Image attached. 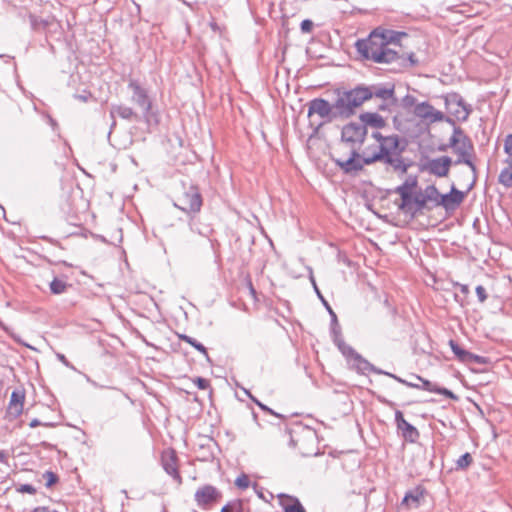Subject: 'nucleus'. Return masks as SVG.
I'll list each match as a JSON object with an SVG mask.
<instances>
[{
    "label": "nucleus",
    "mask_w": 512,
    "mask_h": 512,
    "mask_svg": "<svg viewBox=\"0 0 512 512\" xmlns=\"http://www.w3.org/2000/svg\"><path fill=\"white\" fill-rule=\"evenodd\" d=\"M368 130L364 124L349 122L341 129L340 145L349 149L347 156L332 155L336 166L345 174L361 171L365 165L381 162L391 167L395 172L405 174L409 164L405 163L402 156L406 144L396 134L384 136L380 132H372L371 137L378 143V148L371 151V147L361 148L366 140Z\"/></svg>",
    "instance_id": "nucleus-1"
},
{
    "label": "nucleus",
    "mask_w": 512,
    "mask_h": 512,
    "mask_svg": "<svg viewBox=\"0 0 512 512\" xmlns=\"http://www.w3.org/2000/svg\"><path fill=\"white\" fill-rule=\"evenodd\" d=\"M382 101L379 110H388L390 105H396L398 99L395 96V85L392 83H377L372 85H357L352 89L344 90L343 97L338 101L337 107L342 114L354 115L357 108L371 98Z\"/></svg>",
    "instance_id": "nucleus-2"
},
{
    "label": "nucleus",
    "mask_w": 512,
    "mask_h": 512,
    "mask_svg": "<svg viewBox=\"0 0 512 512\" xmlns=\"http://www.w3.org/2000/svg\"><path fill=\"white\" fill-rule=\"evenodd\" d=\"M355 46L364 59L378 64H390L402 59L398 51L386 47L385 38L380 35L379 28L372 31L367 39L358 40Z\"/></svg>",
    "instance_id": "nucleus-3"
},
{
    "label": "nucleus",
    "mask_w": 512,
    "mask_h": 512,
    "mask_svg": "<svg viewBox=\"0 0 512 512\" xmlns=\"http://www.w3.org/2000/svg\"><path fill=\"white\" fill-rule=\"evenodd\" d=\"M337 98L333 104H330L327 100L323 98H314L308 104V116H312L313 114H317L320 118L324 119L325 122H331L334 119L340 118H349L352 115L342 114L341 108H338L336 105L338 101L343 97L344 90H337Z\"/></svg>",
    "instance_id": "nucleus-4"
},
{
    "label": "nucleus",
    "mask_w": 512,
    "mask_h": 512,
    "mask_svg": "<svg viewBox=\"0 0 512 512\" xmlns=\"http://www.w3.org/2000/svg\"><path fill=\"white\" fill-rule=\"evenodd\" d=\"M173 205L187 214L199 213L203 205V199L199 188L195 185H190L185 188L183 194L178 198L177 202L173 203Z\"/></svg>",
    "instance_id": "nucleus-5"
},
{
    "label": "nucleus",
    "mask_w": 512,
    "mask_h": 512,
    "mask_svg": "<svg viewBox=\"0 0 512 512\" xmlns=\"http://www.w3.org/2000/svg\"><path fill=\"white\" fill-rule=\"evenodd\" d=\"M448 145L453 148L457 154H459V159L456 161V163H465L469 165L472 171L475 173V166L470 160L472 146L469 139L459 128L454 129V132L449 139Z\"/></svg>",
    "instance_id": "nucleus-6"
},
{
    "label": "nucleus",
    "mask_w": 512,
    "mask_h": 512,
    "mask_svg": "<svg viewBox=\"0 0 512 512\" xmlns=\"http://www.w3.org/2000/svg\"><path fill=\"white\" fill-rule=\"evenodd\" d=\"M222 492L211 484L200 486L194 493V500L202 510H210L222 499Z\"/></svg>",
    "instance_id": "nucleus-7"
},
{
    "label": "nucleus",
    "mask_w": 512,
    "mask_h": 512,
    "mask_svg": "<svg viewBox=\"0 0 512 512\" xmlns=\"http://www.w3.org/2000/svg\"><path fill=\"white\" fill-rule=\"evenodd\" d=\"M385 375L393 378L394 380H396L397 382L407 386V387H410V388H415V389H422V390H426V391H429V392H433V393H437V394H440V395H444V396H447L449 398H454V394L452 393V391L448 390L447 388H444V387H438L436 384L432 383L431 381L427 380V379H424L422 378L421 376L419 375H413L414 378H416L418 381L421 382V385L420 384H413L412 382H409L395 374H392V373H385Z\"/></svg>",
    "instance_id": "nucleus-8"
},
{
    "label": "nucleus",
    "mask_w": 512,
    "mask_h": 512,
    "mask_svg": "<svg viewBox=\"0 0 512 512\" xmlns=\"http://www.w3.org/2000/svg\"><path fill=\"white\" fill-rule=\"evenodd\" d=\"M418 185V179L416 176H408L406 180L399 186H397L394 190L395 193L399 194L401 197V203L398 208L406 213L412 212V195L413 189Z\"/></svg>",
    "instance_id": "nucleus-9"
},
{
    "label": "nucleus",
    "mask_w": 512,
    "mask_h": 512,
    "mask_svg": "<svg viewBox=\"0 0 512 512\" xmlns=\"http://www.w3.org/2000/svg\"><path fill=\"white\" fill-rule=\"evenodd\" d=\"M128 87L132 90V102L138 105L143 113V116L145 118L148 117L151 108H152V102L148 96V93L146 89H144L138 81L136 80H130L128 83Z\"/></svg>",
    "instance_id": "nucleus-10"
},
{
    "label": "nucleus",
    "mask_w": 512,
    "mask_h": 512,
    "mask_svg": "<svg viewBox=\"0 0 512 512\" xmlns=\"http://www.w3.org/2000/svg\"><path fill=\"white\" fill-rule=\"evenodd\" d=\"M452 160L448 156H442L428 160L423 165V170L437 177H445L449 172Z\"/></svg>",
    "instance_id": "nucleus-11"
},
{
    "label": "nucleus",
    "mask_w": 512,
    "mask_h": 512,
    "mask_svg": "<svg viewBox=\"0 0 512 512\" xmlns=\"http://www.w3.org/2000/svg\"><path fill=\"white\" fill-rule=\"evenodd\" d=\"M395 422L398 431L406 441L411 443L416 442L419 437V432L416 427L405 420L403 413L400 410H396L395 412Z\"/></svg>",
    "instance_id": "nucleus-12"
},
{
    "label": "nucleus",
    "mask_w": 512,
    "mask_h": 512,
    "mask_svg": "<svg viewBox=\"0 0 512 512\" xmlns=\"http://www.w3.org/2000/svg\"><path fill=\"white\" fill-rule=\"evenodd\" d=\"M414 114L417 117L428 120L430 122H438L443 120L444 118L443 113L441 111L436 110L428 102H421L415 105Z\"/></svg>",
    "instance_id": "nucleus-13"
},
{
    "label": "nucleus",
    "mask_w": 512,
    "mask_h": 512,
    "mask_svg": "<svg viewBox=\"0 0 512 512\" xmlns=\"http://www.w3.org/2000/svg\"><path fill=\"white\" fill-rule=\"evenodd\" d=\"M447 111L450 115L455 117L458 121H465L468 118L469 111L461 99L456 96L446 100Z\"/></svg>",
    "instance_id": "nucleus-14"
},
{
    "label": "nucleus",
    "mask_w": 512,
    "mask_h": 512,
    "mask_svg": "<svg viewBox=\"0 0 512 512\" xmlns=\"http://www.w3.org/2000/svg\"><path fill=\"white\" fill-rule=\"evenodd\" d=\"M348 363L359 373L361 374H366L368 372H373L375 374H384L385 375V371L375 367L374 365H372L369 361H367L366 359H364L358 352H356L354 355H353V358L348 361Z\"/></svg>",
    "instance_id": "nucleus-15"
},
{
    "label": "nucleus",
    "mask_w": 512,
    "mask_h": 512,
    "mask_svg": "<svg viewBox=\"0 0 512 512\" xmlns=\"http://www.w3.org/2000/svg\"><path fill=\"white\" fill-rule=\"evenodd\" d=\"M278 499L284 512H306L300 500L295 496L281 493L278 495Z\"/></svg>",
    "instance_id": "nucleus-16"
},
{
    "label": "nucleus",
    "mask_w": 512,
    "mask_h": 512,
    "mask_svg": "<svg viewBox=\"0 0 512 512\" xmlns=\"http://www.w3.org/2000/svg\"><path fill=\"white\" fill-rule=\"evenodd\" d=\"M426 494V490L422 486H416L415 488L407 491L402 500V504L410 506V507H419L421 501L424 499Z\"/></svg>",
    "instance_id": "nucleus-17"
},
{
    "label": "nucleus",
    "mask_w": 512,
    "mask_h": 512,
    "mask_svg": "<svg viewBox=\"0 0 512 512\" xmlns=\"http://www.w3.org/2000/svg\"><path fill=\"white\" fill-rule=\"evenodd\" d=\"M25 395L20 391H13L11 394L8 414L13 418H18L23 412Z\"/></svg>",
    "instance_id": "nucleus-18"
},
{
    "label": "nucleus",
    "mask_w": 512,
    "mask_h": 512,
    "mask_svg": "<svg viewBox=\"0 0 512 512\" xmlns=\"http://www.w3.org/2000/svg\"><path fill=\"white\" fill-rule=\"evenodd\" d=\"M464 198V194L452 187V190L450 193L441 195L440 202H438V205H442L446 209L455 208L458 206Z\"/></svg>",
    "instance_id": "nucleus-19"
},
{
    "label": "nucleus",
    "mask_w": 512,
    "mask_h": 512,
    "mask_svg": "<svg viewBox=\"0 0 512 512\" xmlns=\"http://www.w3.org/2000/svg\"><path fill=\"white\" fill-rule=\"evenodd\" d=\"M359 120V123L364 124L365 128L370 126L376 129H380L386 126L385 119L376 112H364L360 114Z\"/></svg>",
    "instance_id": "nucleus-20"
},
{
    "label": "nucleus",
    "mask_w": 512,
    "mask_h": 512,
    "mask_svg": "<svg viewBox=\"0 0 512 512\" xmlns=\"http://www.w3.org/2000/svg\"><path fill=\"white\" fill-rule=\"evenodd\" d=\"M110 114L112 118H114L115 115H118L125 120L138 119V115L134 112V110L131 107L125 105H112Z\"/></svg>",
    "instance_id": "nucleus-21"
},
{
    "label": "nucleus",
    "mask_w": 512,
    "mask_h": 512,
    "mask_svg": "<svg viewBox=\"0 0 512 512\" xmlns=\"http://www.w3.org/2000/svg\"><path fill=\"white\" fill-rule=\"evenodd\" d=\"M380 35L385 38L386 47H390V45H398V42L401 37L406 36L405 32H397L393 30H380Z\"/></svg>",
    "instance_id": "nucleus-22"
},
{
    "label": "nucleus",
    "mask_w": 512,
    "mask_h": 512,
    "mask_svg": "<svg viewBox=\"0 0 512 512\" xmlns=\"http://www.w3.org/2000/svg\"><path fill=\"white\" fill-rule=\"evenodd\" d=\"M380 35L385 38L386 47H390V45H398V42L401 37L406 36L405 32H397L393 30H380Z\"/></svg>",
    "instance_id": "nucleus-23"
},
{
    "label": "nucleus",
    "mask_w": 512,
    "mask_h": 512,
    "mask_svg": "<svg viewBox=\"0 0 512 512\" xmlns=\"http://www.w3.org/2000/svg\"><path fill=\"white\" fill-rule=\"evenodd\" d=\"M450 346L454 354L461 360V361H467L470 358H473L476 362L480 363V356L478 355H472L468 351L461 348L456 342L453 340L450 341Z\"/></svg>",
    "instance_id": "nucleus-24"
},
{
    "label": "nucleus",
    "mask_w": 512,
    "mask_h": 512,
    "mask_svg": "<svg viewBox=\"0 0 512 512\" xmlns=\"http://www.w3.org/2000/svg\"><path fill=\"white\" fill-rule=\"evenodd\" d=\"M163 467L166 473L171 475L173 479L178 482V484L182 483V478L177 469L176 457L174 455H172L169 460L164 462Z\"/></svg>",
    "instance_id": "nucleus-25"
},
{
    "label": "nucleus",
    "mask_w": 512,
    "mask_h": 512,
    "mask_svg": "<svg viewBox=\"0 0 512 512\" xmlns=\"http://www.w3.org/2000/svg\"><path fill=\"white\" fill-rule=\"evenodd\" d=\"M53 20V18L39 19L33 14L29 15L30 25L34 31L46 30L52 24Z\"/></svg>",
    "instance_id": "nucleus-26"
},
{
    "label": "nucleus",
    "mask_w": 512,
    "mask_h": 512,
    "mask_svg": "<svg viewBox=\"0 0 512 512\" xmlns=\"http://www.w3.org/2000/svg\"><path fill=\"white\" fill-rule=\"evenodd\" d=\"M335 345L338 347L347 361H350L353 358V355L356 353V351L350 345L345 343L343 337H338V335H336Z\"/></svg>",
    "instance_id": "nucleus-27"
},
{
    "label": "nucleus",
    "mask_w": 512,
    "mask_h": 512,
    "mask_svg": "<svg viewBox=\"0 0 512 512\" xmlns=\"http://www.w3.org/2000/svg\"><path fill=\"white\" fill-rule=\"evenodd\" d=\"M179 338H180L182 341H184V342H186V343L190 344V345H191L192 347H194L197 351H199L202 355H204V356H205V358H206L208 361H210V358H209V355H208L207 349H206V347H205L202 343L198 342L195 338H193V337H191V336H188V335H186V334H181V335H179Z\"/></svg>",
    "instance_id": "nucleus-28"
},
{
    "label": "nucleus",
    "mask_w": 512,
    "mask_h": 512,
    "mask_svg": "<svg viewBox=\"0 0 512 512\" xmlns=\"http://www.w3.org/2000/svg\"><path fill=\"white\" fill-rule=\"evenodd\" d=\"M68 287H70V285L66 281L57 277H55L49 284L50 291L54 295H60L66 292Z\"/></svg>",
    "instance_id": "nucleus-29"
},
{
    "label": "nucleus",
    "mask_w": 512,
    "mask_h": 512,
    "mask_svg": "<svg viewBox=\"0 0 512 512\" xmlns=\"http://www.w3.org/2000/svg\"><path fill=\"white\" fill-rule=\"evenodd\" d=\"M310 279H311L313 288L315 290V293L317 294L318 298L321 300L323 306L328 311L329 315L332 318L333 323H336V314H335V312L333 311V309L331 308V306L329 305L327 300L323 297V295H322L321 291L319 290V288H318V286L316 284V281H315V279H314V277L312 275H311Z\"/></svg>",
    "instance_id": "nucleus-30"
},
{
    "label": "nucleus",
    "mask_w": 512,
    "mask_h": 512,
    "mask_svg": "<svg viewBox=\"0 0 512 512\" xmlns=\"http://www.w3.org/2000/svg\"><path fill=\"white\" fill-rule=\"evenodd\" d=\"M221 512H246L244 502L241 499L229 501L222 507Z\"/></svg>",
    "instance_id": "nucleus-31"
},
{
    "label": "nucleus",
    "mask_w": 512,
    "mask_h": 512,
    "mask_svg": "<svg viewBox=\"0 0 512 512\" xmlns=\"http://www.w3.org/2000/svg\"><path fill=\"white\" fill-rule=\"evenodd\" d=\"M455 291H454V298L457 302H459L461 305H463L464 301L467 298V295L469 293V287L467 285L456 283L454 284Z\"/></svg>",
    "instance_id": "nucleus-32"
},
{
    "label": "nucleus",
    "mask_w": 512,
    "mask_h": 512,
    "mask_svg": "<svg viewBox=\"0 0 512 512\" xmlns=\"http://www.w3.org/2000/svg\"><path fill=\"white\" fill-rule=\"evenodd\" d=\"M425 199L428 201H433L438 205L440 202L441 194L438 192L437 188L433 185L427 186L425 190L422 192Z\"/></svg>",
    "instance_id": "nucleus-33"
},
{
    "label": "nucleus",
    "mask_w": 512,
    "mask_h": 512,
    "mask_svg": "<svg viewBox=\"0 0 512 512\" xmlns=\"http://www.w3.org/2000/svg\"><path fill=\"white\" fill-rule=\"evenodd\" d=\"M473 461L470 453H464L456 461L457 470H465Z\"/></svg>",
    "instance_id": "nucleus-34"
},
{
    "label": "nucleus",
    "mask_w": 512,
    "mask_h": 512,
    "mask_svg": "<svg viewBox=\"0 0 512 512\" xmlns=\"http://www.w3.org/2000/svg\"><path fill=\"white\" fill-rule=\"evenodd\" d=\"M499 181L506 187H512V166L502 170L499 176Z\"/></svg>",
    "instance_id": "nucleus-35"
},
{
    "label": "nucleus",
    "mask_w": 512,
    "mask_h": 512,
    "mask_svg": "<svg viewBox=\"0 0 512 512\" xmlns=\"http://www.w3.org/2000/svg\"><path fill=\"white\" fill-rule=\"evenodd\" d=\"M412 204L417 206V211H421L426 207L427 200L421 191L412 195Z\"/></svg>",
    "instance_id": "nucleus-36"
},
{
    "label": "nucleus",
    "mask_w": 512,
    "mask_h": 512,
    "mask_svg": "<svg viewBox=\"0 0 512 512\" xmlns=\"http://www.w3.org/2000/svg\"><path fill=\"white\" fill-rule=\"evenodd\" d=\"M43 477L46 479L45 485L47 488L52 487L54 484H56L58 482V476L55 473H53L52 471H46L43 474Z\"/></svg>",
    "instance_id": "nucleus-37"
},
{
    "label": "nucleus",
    "mask_w": 512,
    "mask_h": 512,
    "mask_svg": "<svg viewBox=\"0 0 512 512\" xmlns=\"http://www.w3.org/2000/svg\"><path fill=\"white\" fill-rule=\"evenodd\" d=\"M249 483H250L249 478L246 474H242V475L238 476L235 480V485L242 490L248 488Z\"/></svg>",
    "instance_id": "nucleus-38"
},
{
    "label": "nucleus",
    "mask_w": 512,
    "mask_h": 512,
    "mask_svg": "<svg viewBox=\"0 0 512 512\" xmlns=\"http://www.w3.org/2000/svg\"><path fill=\"white\" fill-rule=\"evenodd\" d=\"M16 491L19 493L35 494L37 490L31 484H21L16 488Z\"/></svg>",
    "instance_id": "nucleus-39"
},
{
    "label": "nucleus",
    "mask_w": 512,
    "mask_h": 512,
    "mask_svg": "<svg viewBox=\"0 0 512 512\" xmlns=\"http://www.w3.org/2000/svg\"><path fill=\"white\" fill-rule=\"evenodd\" d=\"M313 22L310 19H305L300 24V29L303 33H310L313 29Z\"/></svg>",
    "instance_id": "nucleus-40"
},
{
    "label": "nucleus",
    "mask_w": 512,
    "mask_h": 512,
    "mask_svg": "<svg viewBox=\"0 0 512 512\" xmlns=\"http://www.w3.org/2000/svg\"><path fill=\"white\" fill-rule=\"evenodd\" d=\"M194 383L201 390H206L210 386L209 380L202 378V377L195 378Z\"/></svg>",
    "instance_id": "nucleus-41"
},
{
    "label": "nucleus",
    "mask_w": 512,
    "mask_h": 512,
    "mask_svg": "<svg viewBox=\"0 0 512 512\" xmlns=\"http://www.w3.org/2000/svg\"><path fill=\"white\" fill-rule=\"evenodd\" d=\"M331 332H332V335H333V342L334 343H335L336 335H338V337H342L341 329H340V326L338 324V320L337 319H336V323H333V321L331 320Z\"/></svg>",
    "instance_id": "nucleus-42"
},
{
    "label": "nucleus",
    "mask_w": 512,
    "mask_h": 512,
    "mask_svg": "<svg viewBox=\"0 0 512 512\" xmlns=\"http://www.w3.org/2000/svg\"><path fill=\"white\" fill-rule=\"evenodd\" d=\"M74 97L82 102H87L89 99L92 98L91 92L84 90L80 94H75Z\"/></svg>",
    "instance_id": "nucleus-43"
},
{
    "label": "nucleus",
    "mask_w": 512,
    "mask_h": 512,
    "mask_svg": "<svg viewBox=\"0 0 512 512\" xmlns=\"http://www.w3.org/2000/svg\"><path fill=\"white\" fill-rule=\"evenodd\" d=\"M56 357H57V359H58L61 363H63L66 367H68V368H70V369H72V370H75V367L73 366V364H71V363L67 360V358L65 357V355H64V354H62V353H56Z\"/></svg>",
    "instance_id": "nucleus-44"
},
{
    "label": "nucleus",
    "mask_w": 512,
    "mask_h": 512,
    "mask_svg": "<svg viewBox=\"0 0 512 512\" xmlns=\"http://www.w3.org/2000/svg\"><path fill=\"white\" fill-rule=\"evenodd\" d=\"M505 151L512 156V135H509L505 140Z\"/></svg>",
    "instance_id": "nucleus-45"
},
{
    "label": "nucleus",
    "mask_w": 512,
    "mask_h": 512,
    "mask_svg": "<svg viewBox=\"0 0 512 512\" xmlns=\"http://www.w3.org/2000/svg\"><path fill=\"white\" fill-rule=\"evenodd\" d=\"M415 104V98L411 95H406L404 98H403V105L405 107H410V106H413Z\"/></svg>",
    "instance_id": "nucleus-46"
},
{
    "label": "nucleus",
    "mask_w": 512,
    "mask_h": 512,
    "mask_svg": "<svg viewBox=\"0 0 512 512\" xmlns=\"http://www.w3.org/2000/svg\"><path fill=\"white\" fill-rule=\"evenodd\" d=\"M40 425H43V426H52L53 424L51 423H42L41 421H39L38 419H33L31 420V422L29 423V426L31 428H35V427H38Z\"/></svg>",
    "instance_id": "nucleus-47"
},
{
    "label": "nucleus",
    "mask_w": 512,
    "mask_h": 512,
    "mask_svg": "<svg viewBox=\"0 0 512 512\" xmlns=\"http://www.w3.org/2000/svg\"><path fill=\"white\" fill-rule=\"evenodd\" d=\"M30 512H59L57 510H50L47 506H38L33 508Z\"/></svg>",
    "instance_id": "nucleus-48"
},
{
    "label": "nucleus",
    "mask_w": 512,
    "mask_h": 512,
    "mask_svg": "<svg viewBox=\"0 0 512 512\" xmlns=\"http://www.w3.org/2000/svg\"><path fill=\"white\" fill-rule=\"evenodd\" d=\"M257 405L265 412H268L272 415H275L277 417H279L280 415H278L277 413H275L272 409H270L269 407H267L266 405H264L263 403L261 402H257Z\"/></svg>",
    "instance_id": "nucleus-49"
},
{
    "label": "nucleus",
    "mask_w": 512,
    "mask_h": 512,
    "mask_svg": "<svg viewBox=\"0 0 512 512\" xmlns=\"http://www.w3.org/2000/svg\"><path fill=\"white\" fill-rule=\"evenodd\" d=\"M408 61L410 63V66H415L418 63L417 59L415 58L414 53H410L408 55Z\"/></svg>",
    "instance_id": "nucleus-50"
},
{
    "label": "nucleus",
    "mask_w": 512,
    "mask_h": 512,
    "mask_svg": "<svg viewBox=\"0 0 512 512\" xmlns=\"http://www.w3.org/2000/svg\"><path fill=\"white\" fill-rule=\"evenodd\" d=\"M7 458H8V454L6 451H3L1 450L0 451V462L1 463H6L7 462Z\"/></svg>",
    "instance_id": "nucleus-51"
},
{
    "label": "nucleus",
    "mask_w": 512,
    "mask_h": 512,
    "mask_svg": "<svg viewBox=\"0 0 512 512\" xmlns=\"http://www.w3.org/2000/svg\"><path fill=\"white\" fill-rule=\"evenodd\" d=\"M244 392L249 396V398L257 404L259 402L248 390L244 389Z\"/></svg>",
    "instance_id": "nucleus-52"
},
{
    "label": "nucleus",
    "mask_w": 512,
    "mask_h": 512,
    "mask_svg": "<svg viewBox=\"0 0 512 512\" xmlns=\"http://www.w3.org/2000/svg\"><path fill=\"white\" fill-rule=\"evenodd\" d=\"M475 292H476L478 298L480 299V292H481L480 285L475 287Z\"/></svg>",
    "instance_id": "nucleus-53"
},
{
    "label": "nucleus",
    "mask_w": 512,
    "mask_h": 512,
    "mask_svg": "<svg viewBox=\"0 0 512 512\" xmlns=\"http://www.w3.org/2000/svg\"><path fill=\"white\" fill-rule=\"evenodd\" d=\"M383 403L389 405V406H393L394 403H392L391 401H387V400H381Z\"/></svg>",
    "instance_id": "nucleus-54"
},
{
    "label": "nucleus",
    "mask_w": 512,
    "mask_h": 512,
    "mask_svg": "<svg viewBox=\"0 0 512 512\" xmlns=\"http://www.w3.org/2000/svg\"><path fill=\"white\" fill-rule=\"evenodd\" d=\"M211 27H212L213 30H216V28H217L216 23H211Z\"/></svg>",
    "instance_id": "nucleus-55"
},
{
    "label": "nucleus",
    "mask_w": 512,
    "mask_h": 512,
    "mask_svg": "<svg viewBox=\"0 0 512 512\" xmlns=\"http://www.w3.org/2000/svg\"><path fill=\"white\" fill-rule=\"evenodd\" d=\"M477 224H478V218H476V219L474 220V223H473L474 227H477Z\"/></svg>",
    "instance_id": "nucleus-56"
},
{
    "label": "nucleus",
    "mask_w": 512,
    "mask_h": 512,
    "mask_svg": "<svg viewBox=\"0 0 512 512\" xmlns=\"http://www.w3.org/2000/svg\"><path fill=\"white\" fill-rule=\"evenodd\" d=\"M476 182V177L474 176L473 182L471 183L470 187Z\"/></svg>",
    "instance_id": "nucleus-57"
},
{
    "label": "nucleus",
    "mask_w": 512,
    "mask_h": 512,
    "mask_svg": "<svg viewBox=\"0 0 512 512\" xmlns=\"http://www.w3.org/2000/svg\"><path fill=\"white\" fill-rule=\"evenodd\" d=\"M258 495H259V497H260V498H263V499H264V497H263V494H262V493H258Z\"/></svg>",
    "instance_id": "nucleus-58"
},
{
    "label": "nucleus",
    "mask_w": 512,
    "mask_h": 512,
    "mask_svg": "<svg viewBox=\"0 0 512 512\" xmlns=\"http://www.w3.org/2000/svg\"><path fill=\"white\" fill-rule=\"evenodd\" d=\"M481 299H482V301H484V299H485V295L483 293H482Z\"/></svg>",
    "instance_id": "nucleus-59"
},
{
    "label": "nucleus",
    "mask_w": 512,
    "mask_h": 512,
    "mask_svg": "<svg viewBox=\"0 0 512 512\" xmlns=\"http://www.w3.org/2000/svg\"><path fill=\"white\" fill-rule=\"evenodd\" d=\"M475 406L480 411V406L478 404H475Z\"/></svg>",
    "instance_id": "nucleus-60"
}]
</instances>
